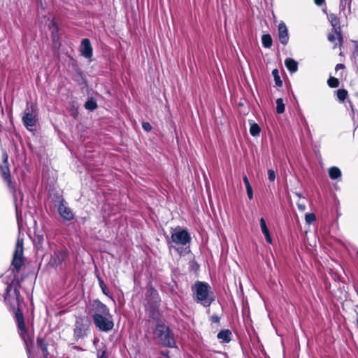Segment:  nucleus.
<instances>
[{"mask_svg": "<svg viewBox=\"0 0 358 358\" xmlns=\"http://www.w3.org/2000/svg\"><path fill=\"white\" fill-rule=\"evenodd\" d=\"M21 282L19 280H14L8 284L6 288L4 299L6 301L10 302L13 306V312L15 313V321L17 327L20 331V335L24 341L27 352H30L29 345L32 343V340L27 329L24 316L22 310L20 309V288Z\"/></svg>", "mask_w": 358, "mask_h": 358, "instance_id": "f257e3e1", "label": "nucleus"}, {"mask_svg": "<svg viewBox=\"0 0 358 358\" xmlns=\"http://www.w3.org/2000/svg\"><path fill=\"white\" fill-rule=\"evenodd\" d=\"M192 292L194 301L203 307H209L215 299L210 286L206 282L196 281L192 286Z\"/></svg>", "mask_w": 358, "mask_h": 358, "instance_id": "f03ea898", "label": "nucleus"}, {"mask_svg": "<svg viewBox=\"0 0 358 358\" xmlns=\"http://www.w3.org/2000/svg\"><path fill=\"white\" fill-rule=\"evenodd\" d=\"M8 155L6 150H3L2 152V163L0 165V171L1 175L3 178V180L6 182L8 187L10 191L12 192L13 195L15 206V211L17 219H19V211H18V203L17 199L18 197L20 199V201L22 200V195L20 191L17 192L15 189V185L11 180L10 168L8 164Z\"/></svg>", "mask_w": 358, "mask_h": 358, "instance_id": "7ed1b4c3", "label": "nucleus"}, {"mask_svg": "<svg viewBox=\"0 0 358 358\" xmlns=\"http://www.w3.org/2000/svg\"><path fill=\"white\" fill-rule=\"evenodd\" d=\"M146 304L145 311L149 317L155 320L159 319V308L161 303V298L156 289L150 287L145 294Z\"/></svg>", "mask_w": 358, "mask_h": 358, "instance_id": "20e7f679", "label": "nucleus"}, {"mask_svg": "<svg viewBox=\"0 0 358 358\" xmlns=\"http://www.w3.org/2000/svg\"><path fill=\"white\" fill-rule=\"evenodd\" d=\"M154 334L161 341L162 345L174 348L176 342L170 328L163 323H157L154 329Z\"/></svg>", "mask_w": 358, "mask_h": 358, "instance_id": "39448f33", "label": "nucleus"}, {"mask_svg": "<svg viewBox=\"0 0 358 358\" xmlns=\"http://www.w3.org/2000/svg\"><path fill=\"white\" fill-rule=\"evenodd\" d=\"M90 326V322L87 318L82 316L76 317L73 329V340L75 342H78L80 340L87 337Z\"/></svg>", "mask_w": 358, "mask_h": 358, "instance_id": "423d86ee", "label": "nucleus"}, {"mask_svg": "<svg viewBox=\"0 0 358 358\" xmlns=\"http://www.w3.org/2000/svg\"><path fill=\"white\" fill-rule=\"evenodd\" d=\"M192 238L190 234L186 229H180V227L173 229L171 236V240L167 239L169 248L171 250L173 248V243L178 245L185 246L189 244Z\"/></svg>", "mask_w": 358, "mask_h": 358, "instance_id": "0eeeda50", "label": "nucleus"}, {"mask_svg": "<svg viewBox=\"0 0 358 358\" xmlns=\"http://www.w3.org/2000/svg\"><path fill=\"white\" fill-rule=\"evenodd\" d=\"M22 123L27 129L31 131L38 122L37 107L34 103H27L22 118Z\"/></svg>", "mask_w": 358, "mask_h": 358, "instance_id": "6e6552de", "label": "nucleus"}, {"mask_svg": "<svg viewBox=\"0 0 358 358\" xmlns=\"http://www.w3.org/2000/svg\"><path fill=\"white\" fill-rule=\"evenodd\" d=\"M23 252V240L18 238L11 263V265L13 267V272L14 273H18L24 265Z\"/></svg>", "mask_w": 358, "mask_h": 358, "instance_id": "1a4fd4ad", "label": "nucleus"}, {"mask_svg": "<svg viewBox=\"0 0 358 358\" xmlns=\"http://www.w3.org/2000/svg\"><path fill=\"white\" fill-rule=\"evenodd\" d=\"M95 327L101 331L108 332L111 331L114 327V322L113 320V315L110 313V315H103L96 317L92 319Z\"/></svg>", "mask_w": 358, "mask_h": 358, "instance_id": "9d476101", "label": "nucleus"}, {"mask_svg": "<svg viewBox=\"0 0 358 358\" xmlns=\"http://www.w3.org/2000/svg\"><path fill=\"white\" fill-rule=\"evenodd\" d=\"M90 313L92 319L106 315H110V313L109 308L99 299H94L91 302Z\"/></svg>", "mask_w": 358, "mask_h": 358, "instance_id": "9b49d317", "label": "nucleus"}, {"mask_svg": "<svg viewBox=\"0 0 358 358\" xmlns=\"http://www.w3.org/2000/svg\"><path fill=\"white\" fill-rule=\"evenodd\" d=\"M69 252L65 250H60L55 251L51 255L50 264L52 266H58L61 265L67 258Z\"/></svg>", "mask_w": 358, "mask_h": 358, "instance_id": "f8f14e48", "label": "nucleus"}, {"mask_svg": "<svg viewBox=\"0 0 358 358\" xmlns=\"http://www.w3.org/2000/svg\"><path fill=\"white\" fill-rule=\"evenodd\" d=\"M58 213L59 215L66 221H71L74 218V215L69 207L66 205L64 199H61L58 206Z\"/></svg>", "mask_w": 358, "mask_h": 358, "instance_id": "ddd939ff", "label": "nucleus"}, {"mask_svg": "<svg viewBox=\"0 0 358 358\" xmlns=\"http://www.w3.org/2000/svg\"><path fill=\"white\" fill-rule=\"evenodd\" d=\"M80 55L86 59H90L93 55V48L90 39L83 38L79 48Z\"/></svg>", "mask_w": 358, "mask_h": 358, "instance_id": "4468645a", "label": "nucleus"}, {"mask_svg": "<svg viewBox=\"0 0 358 358\" xmlns=\"http://www.w3.org/2000/svg\"><path fill=\"white\" fill-rule=\"evenodd\" d=\"M278 38L280 43L284 45H286L289 42L288 29L283 22L278 24Z\"/></svg>", "mask_w": 358, "mask_h": 358, "instance_id": "2eb2a0df", "label": "nucleus"}, {"mask_svg": "<svg viewBox=\"0 0 358 358\" xmlns=\"http://www.w3.org/2000/svg\"><path fill=\"white\" fill-rule=\"evenodd\" d=\"M33 242L37 251L43 250L44 244L45 243L44 233L42 231L35 232Z\"/></svg>", "mask_w": 358, "mask_h": 358, "instance_id": "dca6fc26", "label": "nucleus"}, {"mask_svg": "<svg viewBox=\"0 0 358 358\" xmlns=\"http://www.w3.org/2000/svg\"><path fill=\"white\" fill-rule=\"evenodd\" d=\"M330 22L337 34L338 39L340 41H343V36L341 34V29L339 25V20L335 15H331L329 18Z\"/></svg>", "mask_w": 358, "mask_h": 358, "instance_id": "f3484780", "label": "nucleus"}, {"mask_svg": "<svg viewBox=\"0 0 358 358\" xmlns=\"http://www.w3.org/2000/svg\"><path fill=\"white\" fill-rule=\"evenodd\" d=\"M232 333L229 329L221 330L217 334V338L221 341L222 343H228L231 341Z\"/></svg>", "mask_w": 358, "mask_h": 358, "instance_id": "a211bd4d", "label": "nucleus"}, {"mask_svg": "<svg viewBox=\"0 0 358 358\" xmlns=\"http://www.w3.org/2000/svg\"><path fill=\"white\" fill-rule=\"evenodd\" d=\"M259 222L262 231L265 236L266 242L270 244L272 243V238L270 234V231L266 226L265 220L263 217H261Z\"/></svg>", "mask_w": 358, "mask_h": 358, "instance_id": "6ab92c4d", "label": "nucleus"}, {"mask_svg": "<svg viewBox=\"0 0 358 358\" xmlns=\"http://www.w3.org/2000/svg\"><path fill=\"white\" fill-rule=\"evenodd\" d=\"M285 65L291 73H296L298 71V62L292 58L285 59Z\"/></svg>", "mask_w": 358, "mask_h": 358, "instance_id": "aec40b11", "label": "nucleus"}, {"mask_svg": "<svg viewBox=\"0 0 358 358\" xmlns=\"http://www.w3.org/2000/svg\"><path fill=\"white\" fill-rule=\"evenodd\" d=\"M50 29L52 41L54 44H56L57 42H59V37L58 34L59 27L55 21H52Z\"/></svg>", "mask_w": 358, "mask_h": 358, "instance_id": "412c9836", "label": "nucleus"}, {"mask_svg": "<svg viewBox=\"0 0 358 358\" xmlns=\"http://www.w3.org/2000/svg\"><path fill=\"white\" fill-rule=\"evenodd\" d=\"M37 345L40 348L42 351L43 356L45 358H48V343L45 342V339L41 337L37 338Z\"/></svg>", "mask_w": 358, "mask_h": 358, "instance_id": "4be33fe9", "label": "nucleus"}, {"mask_svg": "<svg viewBox=\"0 0 358 358\" xmlns=\"http://www.w3.org/2000/svg\"><path fill=\"white\" fill-rule=\"evenodd\" d=\"M341 171L336 166H332L329 169V176L331 180H337L341 177Z\"/></svg>", "mask_w": 358, "mask_h": 358, "instance_id": "5701e85b", "label": "nucleus"}, {"mask_svg": "<svg viewBox=\"0 0 358 358\" xmlns=\"http://www.w3.org/2000/svg\"><path fill=\"white\" fill-rule=\"evenodd\" d=\"M262 45L266 48H270L273 43V40L270 34H264L262 36Z\"/></svg>", "mask_w": 358, "mask_h": 358, "instance_id": "b1692460", "label": "nucleus"}, {"mask_svg": "<svg viewBox=\"0 0 358 358\" xmlns=\"http://www.w3.org/2000/svg\"><path fill=\"white\" fill-rule=\"evenodd\" d=\"M261 131L260 127L255 122L250 123V133L252 136H257Z\"/></svg>", "mask_w": 358, "mask_h": 358, "instance_id": "393cba45", "label": "nucleus"}, {"mask_svg": "<svg viewBox=\"0 0 358 358\" xmlns=\"http://www.w3.org/2000/svg\"><path fill=\"white\" fill-rule=\"evenodd\" d=\"M285 106L283 103V99L282 98H278L276 100V112L278 114H282L285 112Z\"/></svg>", "mask_w": 358, "mask_h": 358, "instance_id": "a878e982", "label": "nucleus"}, {"mask_svg": "<svg viewBox=\"0 0 358 358\" xmlns=\"http://www.w3.org/2000/svg\"><path fill=\"white\" fill-rule=\"evenodd\" d=\"M272 75H273V76L274 78V81H275V83L276 86L282 87V81L280 79L278 69H274L272 71Z\"/></svg>", "mask_w": 358, "mask_h": 358, "instance_id": "bb28decb", "label": "nucleus"}, {"mask_svg": "<svg viewBox=\"0 0 358 358\" xmlns=\"http://www.w3.org/2000/svg\"><path fill=\"white\" fill-rule=\"evenodd\" d=\"M85 107L89 110H94L97 108V103L92 98L88 99L85 103Z\"/></svg>", "mask_w": 358, "mask_h": 358, "instance_id": "cd10ccee", "label": "nucleus"}, {"mask_svg": "<svg viewBox=\"0 0 358 358\" xmlns=\"http://www.w3.org/2000/svg\"><path fill=\"white\" fill-rule=\"evenodd\" d=\"M336 94L338 100L343 102L348 96V92L344 89H339L336 91Z\"/></svg>", "mask_w": 358, "mask_h": 358, "instance_id": "c85d7f7f", "label": "nucleus"}, {"mask_svg": "<svg viewBox=\"0 0 358 358\" xmlns=\"http://www.w3.org/2000/svg\"><path fill=\"white\" fill-rule=\"evenodd\" d=\"M96 277H97L99 287L101 289L103 294H104L106 296H108V288H107L106 285H105L103 279L99 275H97Z\"/></svg>", "mask_w": 358, "mask_h": 358, "instance_id": "c756f323", "label": "nucleus"}, {"mask_svg": "<svg viewBox=\"0 0 358 358\" xmlns=\"http://www.w3.org/2000/svg\"><path fill=\"white\" fill-rule=\"evenodd\" d=\"M328 85L330 87L335 88L339 85V80L334 77H330L327 80Z\"/></svg>", "mask_w": 358, "mask_h": 358, "instance_id": "7c9ffc66", "label": "nucleus"}, {"mask_svg": "<svg viewBox=\"0 0 358 358\" xmlns=\"http://www.w3.org/2000/svg\"><path fill=\"white\" fill-rule=\"evenodd\" d=\"M351 1H352V0H341L340 8L343 10H345L346 7H348L349 10H350Z\"/></svg>", "mask_w": 358, "mask_h": 358, "instance_id": "2f4dec72", "label": "nucleus"}, {"mask_svg": "<svg viewBox=\"0 0 358 358\" xmlns=\"http://www.w3.org/2000/svg\"><path fill=\"white\" fill-rule=\"evenodd\" d=\"M268 179L270 182H273L275 179V172L273 169L268 170Z\"/></svg>", "mask_w": 358, "mask_h": 358, "instance_id": "473e14b6", "label": "nucleus"}, {"mask_svg": "<svg viewBox=\"0 0 358 358\" xmlns=\"http://www.w3.org/2000/svg\"><path fill=\"white\" fill-rule=\"evenodd\" d=\"M315 220V215L313 213H308L306 215V221L308 223H311Z\"/></svg>", "mask_w": 358, "mask_h": 358, "instance_id": "72a5a7b5", "label": "nucleus"}, {"mask_svg": "<svg viewBox=\"0 0 358 358\" xmlns=\"http://www.w3.org/2000/svg\"><path fill=\"white\" fill-rule=\"evenodd\" d=\"M142 128L145 131H151L152 129V126L151 124L148 122H144L142 123Z\"/></svg>", "mask_w": 358, "mask_h": 358, "instance_id": "f704fd0d", "label": "nucleus"}, {"mask_svg": "<svg viewBox=\"0 0 358 358\" xmlns=\"http://www.w3.org/2000/svg\"><path fill=\"white\" fill-rule=\"evenodd\" d=\"M97 358H108V355L106 350H103L101 353H98Z\"/></svg>", "mask_w": 358, "mask_h": 358, "instance_id": "c9c22d12", "label": "nucleus"}, {"mask_svg": "<svg viewBox=\"0 0 358 358\" xmlns=\"http://www.w3.org/2000/svg\"><path fill=\"white\" fill-rule=\"evenodd\" d=\"M243 182H244V184L245 185V188L252 187L250 183V182H249V180L247 176L245 175V174L243 176Z\"/></svg>", "mask_w": 358, "mask_h": 358, "instance_id": "e433bc0d", "label": "nucleus"}, {"mask_svg": "<svg viewBox=\"0 0 358 358\" xmlns=\"http://www.w3.org/2000/svg\"><path fill=\"white\" fill-rule=\"evenodd\" d=\"M247 195L250 199H253V190L252 187L246 188Z\"/></svg>", "mask_w": 358, "mask_h": 358, "instance_id": "4c0bfd02", "label": "nucleus"}, {"mask_svg": "<svg viewBox=\"0 0 358 358\" xmlns=\"http://www.w3.org/2000/svg\"><path fill=\"white\" fill-rule=\"evenodd\" d=\"M220 318L218 315H212V317H210V321L213 323H219L220 322Z\"/></svg>", "mask_w": 358, "mask_h": 358, "instance_id": "58836bf2", "label": "nucleus"}, {"mask_svg": "<svg viewBox=\"0 0 358 358\" xmlns=\"http://www.w3.org/2000/svg\"><path fill=\"white\" fill-rule=\"evenodd\" d=\"M298 209L301 211H303L306 210V205L304 203H297Z\"/></svg>", "mask_w": 358, "mask_h": 358, "instance_id": "ea45409f", "label": "nucleus"}, {"mask_svg": "<svg viewBox=\"0 0 358 358\" xmlns=\"http://www.w3.org/2000/svg\"><path fill=\"white\" fill-rule=\"evenodd\" d=\"M328 40L330 42H334L336 40V37L334 34H330L328 35Z\"/></svg>", "mask_w": 358, "mask_h": 358, "instance_id": "a19ab883", "label": "nucleus"}, {"mask_svg": "<svg viewBox=\"0 0 358 358\" xmlns=\"http://www.w3.org/2000/svg\"><path fill=\"white\" fill-rule=\"evenodd\" d=\"M169 350H166V351H161L160 352V354L166 357H169Z\"/></svg>", "mask_w": 358, "mask_h": 358, "instance_id": "79ce46f5", "label": "nucleus"}, {"mask_svg": "<svg viewBox=\"0 0 358 358\" xmlns=\"http://www.w3.org/2000/svg\"><path fill=\"white\" fill-rule=\"evenodd\" d=\"M73 348L78 350V351H83V348L80 346H78V345H74L73 346Z\"/></svg>", "mask_w": 358, "mask_h": 358, "instance_id": "37998d69", "label": "nucleus"}, {"mask_svg": "<svg viewBox=\"0 0 358 358\" xmlns=\"http://www.w3.org/2000/svg\"><path fill=\"white\" fill-rule=\"evenodd\" d=\"M324 2V0H315V4L321 6Z\"/></svg>", "mask_w": 358, "mask_h": 358, "instance_id": "c03bdc74", "label": "nucleus"}, {"mask_svg": "<svg viewBox=\"0 0 358 358\" xmlns=\"http://www.w3.org/2000/svg\"><path fill=\"white\" fill-rule=\"evenodd\" d=\"M345 67L344 64H338L336 66V70H338L340 69H343Z\"/></svg>", "mask_w": 358, "mask_h": 358, "instance_id": "a18cd8bd", "label": "nucleus"}, {"mask_svg": "<svg viewBox=\"0 0 358 358\" xmlns=\"http://www.w3.org/2000/svg\"><path fill=\"white\" fill-rule=\"evenodd\" d=\"M176 250L179 253L181 254V250L180 248H175Z\"/></svg>", "mask_w": 358, "mask_h": 358, "instance_id": "49530a36", "label": "nucleus"}, {"mask_svg": "<svg viewBox=\"0 0 358 358\" xmlns=\"http://www.w3.org/2000/svg\"><path fill=\"white\" fill-rule=\"evenodd\" d=\"M296 195L299 197H301V194L300 193H296Z\"/></svg>", "mask_w": 358, "mask_h": 358, "instance_id": "de8ad7c7", "label": "nucleus"}, {"mask_svg": "<svg viewBox=\"0 0 358 358\" xmlns=\"http://www.w3.org/2000/svg\"><path fill=\"white\" fill-rule=\"evenodd\" d=\"M350 107L352 108V105L351 104V103L350 102ZM353 110V108H352Z\"/></svg>", "mask_w": 358, "mask_h": 358, "instance_id": "09e8293b", "label": "nucleus"}, {"mask_svg": "<svg viewBox=\"0 0 358 358\" xmlns=\"http://www.w3.org/2000/svg\"><path fill=\"white\" fill-rule=\"evenodd\" d=\"M29 358H31V357H29Z\"/></svg>", "mask_w": 358, "mask_h": 358, "instance_id": "8fccbe9b", "label": "nucleus"}]
</instances>
